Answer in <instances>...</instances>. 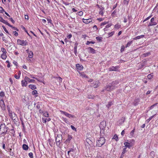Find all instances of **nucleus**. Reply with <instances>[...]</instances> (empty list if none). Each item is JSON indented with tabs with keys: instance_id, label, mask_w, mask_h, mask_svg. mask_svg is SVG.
Wrapping results in <instances>:
<instances>
[{
	"instance_id": "1",
	"label": "nucleus",
	"mask_w": 158,
	"mask_h": 158,
	"mask_svg": "<svg viewBox=\"0 0 158 158\" xmlns=\"http://www.w3.org/2000/svg\"><path fill=\"white\" fill-rule=\"evenodd\" d=\"M8 129V127H6L4 123L1 124L0 126V133H1V135H2V136L5 135L7 133Z\"/></svg>"
},
{
	"instance_id": "2",
	"label": "nucleus",
	"mask_w": 158,
	"mask_h": 158,
	"mask_svg": "<svg viewBox=\"0 0 158 158\" xmlns=\"http://www.w3.org/2000/svg\"><path fill=\"white\" fill-rule=\"evenodd\" d=\"M8 111L9 115L10 118L13 120L14 123H16L18 120V118L16 114L10 109L8 110Z\"/></svg>"
},
{
	"instance_id": "3",
	"label": "nucleus",
	"mask_w": 158,
	"mask_h": 158,
	"mask_svg": "<svg viewBox=\"0 0 158 158\" xmlns=\"http://www.w3.org/2000/svg\"><path fill=\"white\" fill-rule=\"evenodd\" d=\"M105 142V139L103 137H100L97 142V145L99 147H101Z\"/></svg>"
},
{
	"instance_id": "4",
	"label": "nucleus",
	"mask_w": 158,
	"mask_h": 158,
	"mask_svg": "<svg viewBox=\"0 0 158 158\" xmlns=\"http://www.w3.org/2000/svg\"><path fill=\"white\" fill-rule=\"evenodd\" d=\"M62 135L58 134L56 136V143L57 146H59L62 142Z\"/></svg>"
},
{
	"instance_id": "5",
	"label": "nucleus",
	"mask_w": 158,
	"mask_h": 158,
	"mask_svg": "<svg viewBox=\"0 0 158 158\" xmlns=\"http://www.w3.org/2000/svg\"><path fill=\"white\" fill-rule=\"evenodd\" d=\"M17 44L19 45L24 46L28 44V42L26 40H24L19 39L17 40Z\"/></svg>"
},
{
	"instance_id": "6",
	"label": "nucleus",
	"mask_w": 158,
	"mask_h": 158,
	"mask_svg": "<svg viewBox=\"0 0 158 158\" xmlns=\"http://www.w3.org/2000/svg\"><path fill=\"white\" fill-rule=\"evenodd\" d=\"M60 111L61 114H64L65 116L69 118H76L74 115L70 114L67 112L62 110H60Z\"/></svg>"
},
{
	"instance_id": "7",
	"label": "nucleus",
	"mask_w": 158,
	"mask_h": 158,
	"mask_svg": "<svg viewBox=\"0 0 158 158\" xmlns=\"http://www.w3.org/2000/svg\"><path fill=\"white\" fill-rule=\"evenodd\" d=\"M0 106L3 110H5L6 109L5 103L2 98H0Z\"/></svg>"
},
{
	"instance_id": "8",
	"label": "nucleus",
	"mask_w": 158,
	"mask_h": 158,
	"mask_svg": "<svg viewBox=\"0 0 158 158\" xmlns=\"http://www.w3.org/2000/svg\"><path fill=\"white\" fill-rule=\"evenodd\" d=\"M155 18L154 17L152 18L150 20V22L148 25V27L155 25L157 24V23L156 22L154 21Z\"/></svg>"
},
{
	"instance_id": "9",
	"label": "nucleus",
	"mask_w": 158,
	"mask_h": 158,
	"mask_svg": "<svg viewBox=\"0 0 158 158\" xmlns=\"http://www.w3.org/2000/svg\"><path fill=\"white\" fill-rule=\"evenodd\" d=\"M113 89H114V88H113L111 84L110 83L105 87L104 90H106L108 91H110Z\"/></svg>"
},
{
	"instance_id": "10",
	"label": "nucleus",
	"mask_w": 158,
	"mask_h": 158,
	"mask_svg": "<svg viewBox=\"0 0 158 158\" xmlns=\"http://www.w3.org/2000/svg\"><path fill=\"white\" fill-rule=\"evenodd\" d=\"M99 84V81H97L93 83H91L90 86L94 88H96L98 86Z\"/></svg>"
},
{
	"instance_id": "11",
	"label": "nucleus",
	"mask_w": 158,
	"mask_h": 158,
	"mask_svg": "<svg viewBox=\"0 0 158 158\" xmlns=\"http://www.w3.org/2000/svg\"><path fill=\"white\" fill-rule=\"evenodd\" d=\"M0 21L2 22V23L7 25L8 26L10 27H12V26L10 25L9 23L7 22L4 20L3 18L0 16Z\"/></svg>"
},
{
	"instance_id": "12",
	"label": "nucleus",
	"mask_w": 158,
	"mask_h": 158,
	"mask_svg": "<svg viewBox=\"0 0 158 158\" xmlns=\"http://www.w3.org/2000/svg\"><path fill=\"white\" fill-rule=\"evenodd\" d=\"M119 82L118 81H113L110 83L114 89L117 88V85L118 84Z\"/></svg>"
},
{
	"instance_id": "13",
	"label": "nucleus",
	"mask_w": 158,
	"mask_h": 158,
	"mask_svg": "<svg viewBox=\"0 0 158 158\" xmlns=\"http://www.w3.org/2000/svg\"><path fill=\"white\" fill-rule=\"evenodd\" d=\"M119 68V67L118 66H116L115 67L112 66L111 67L109 68V70L110 71H117Z\"/></svg>"
},
{
	"instance_id": "14",
	"label": "nucleus",
	"mask_w": 158,
	"mask_h": 158,
	"mask_svg": "<svg viewBox=\"0 0 158 158\" xmlns=\"http://www.w3.org/2000/svg\"><path fill=\"white\" fill-rule=\"evenodd\" d=\"M88 52L89 53L95 54L96 53V51L91 47H88L87 48Z\"/></svg>"
},
{
	"instance_id": "15",
	"label": "nucleus",
	"mask_w": 158,
	"mask_h": 158,
	"mask_svg": "<svg viewBox=\"0 0 158 158\" xmlns=\"http://www.w3.org/2000/svg\"><path fill=\"white\" fill-rule=\"evenodd\" d=\"M24 80L27 81L28 83H34L35 81L34 80L30 79L28 77L26 76L25 77Z\"/></svg>"
},
{
	"instance_id": "16",
	"label": "nucleus",
	"mask_w": 158,
	"mask_h": 158,
	"mask_svg": "<svg viewBox=\"0 0 158 158\" xmlns=\"http://www.w3.org/2000/svg\"><path fill=\"white\" fill-rule=\"evenodd\" d=\"M82 20L83 22L85 24H88L92 21V19L91 18L88 19H83Z\"/></svg>"
},
{
	"instance_id": "17",
	"label": "nucleus",
	"mask_w": 158,
	"mask_h": 158,
	"mask_svg": "<svg viewBox=\"0 0 158 158\" xmlns=\"http://www.w3.org/2000/svg\"><path fill=\"white\" fill-rule=\"evenodd\" d=\"M76 67L77 69L80 71L82 70L83 68L82 65L80 64H76Z\"/></svg>"
},
{
	"instance_id": "18",
	"label": "nucleus",
	"mask_w": 158,
	"mask_h": 158,
	"mask_svg": "<svg viewBox=\"0 0 158 158\" xmlns=\"http://www.w3.org/2000/svg\"><path fill=\"white\" fill-rule=\"evenodd\" d=\"M21 84L23 87L26 86L27 85V82L24 79V80L21 81Z\"/></svg>"
},
{
	"instance_id": "19",
	"label": "nucleus",
	"mask_w": 158,
	"mask_h": 158,
	"mask_svg": "<svg viewBox=\"0 0 158 158\" xmlns=\"http://www.w3.org/2000/svg\"><path fill=\"white\" fill-rule=\"evenodd\" d=\"M124 145L126 147V148H130L132 146L131 145L130 143L127 142H125L124 143Z\"/></svg>"
},
{
	"instance_id": "20",
	"label": "nucleus",
	"mask_w": 158,
	"mask_h": 158,
	"mask_svg": "<svg viewBox=\"0 0 158 158\" xmlns=\"http://www.w3.org/2000/svg\"><path fill=\"white\" fill-rule=\"evenodd\" d=\"M135 129L134 128L130 132V135L129 136V138H132L134 137V135Z\"/></svg>"
},
{
	"instance_id": "21",
	"label": "nucleus",
	"mask_w": 158,
	"mask_h": 158,
	"mask_svg": "<svg viewBox=\"0 0 158 158\" xmlns=\"http://www.w3.org/2000/svg\"><path fill=\"white\" fill-rule=\"evenodd\" d=\"M29 87L32 90H34L36 89V87L35 85L31 84L29 85Z\"/></svg>"
},
{
	"instance_id": "22",
	"label": "nucleus",
	"mask_w": 158,
	"mask_h": 158,
	"mask_svg": "<svg viewBox=\"0 0 158 158\" xmlns=\"http://www.w3.org/2000/svg\"><path fill=\"white\" fill-rule=\"evenodd\" d=\"M126 148H124L123 149V152L122 153L121 155L120 156V158H123L124 156V154L126 152Z\"/></svg>"
},
{
	"instance_id": "23",
	"label": "nucleus",
	"mask_w": 158,
	"mask_h": 158,
	"mask_svg": "<svg viewBox=\"0 0 158 158\" xmlns=\"http://www.w3.org/2000/svg\"><path fill=\"white\" fill-rule=\"evenodd\" d=\"M72 137L71 135H69L68 136V138L66 140V142H69V141L72 139Z\"/></svg>"
},
{
	"instance_id": "24",
	"label": "nucleus",
	"mask_w": 158,
	"mask_h": 158,
	"mask_svg": "<svg viewBox=\"0 0 158 158\" xmlns=\"http://www.w3.org/2000/svg\"><path fill=\"white\" fill-rule=\"evenodd\" d=\"M42 120L43 121V123H46L47 121H49L51 120V119L50 118H42Z\"/></svg>"
},
{
	"instance_id": "25",
	"label": "nucleus",
	"mask_w": 158,
	"mask_h": 158,
	"mask_svg": "<svg viewBox=\"0 0 158 158\" xmlns=\"http://www.w3.org/2000/svg\"><path fill=\"white\" fill-rule=\"evenodd\" d=\"M144 35H141L140 36H137L136 37H135L133 38V39L134 40H137L141 38H143V37H144Z\"/></svg>"
},
{
	"instance_id": "26",
	"label": "nucleus",
	"mask_w": 158,
	"mask_h": 158,
	"mask_svg": "<svg viewBox=\"0 0 158 158\" xmlns=\"http://www.w3.org/2000/svg\"><path fill=\"white\" fill-rule=\"evenodd\" d=\"M22 147L23 149L25 150H27L29 148L28 146L26 144H23Z\"/></svg>"
},
{
	"instance_id": "27",
	"label": "nucleus",
	"mask_w": 158,
	"mask_h": 158,
	"mask_svg": "<svg viewBox=\"0 0 158 158\" xmlns=\"http://www.w3.org/2000/svg\"><path fill=\"white\" fill-rule=\"evenodd\" d=\"M55 78L57 79V81L60 83L62 82V79L59 76L58 77H55Z\"/></svg>"
},
{
	"instance_id": "28",
	"label": "nucleus",
	"mask_w": 158,
	"mask_h": 158,
	"mask_svg": "<svg viewBox=\"0 0 158 158\" xmlns=\"http://www.w3.org/2000/svg\"><path fill=\"white\" fill-rule=\"evenodd\" d=\"M28 57L30 58H32L33 57V52L31 51L29 52L28 53Z\"/></svg>"
},
{
	"instance_id": "29",
	"label": "nucleus",
	"mask_w": 158,
	"mask_h": 158,
	"mask_svg": "<svg viewBox=\"0 0 158 158\" xmlns=\"http://www.w3.org/2000/svg\"><path fill=\"white\" fill-rule=\"evenodd\" d=\"M7 57L6 54L2 53L1 55V58L4 60H5L6 59Z\"/></svg>"
},
{
	"instance_id": "30",
	"label": "nucleus",
	"mask_w": 158,
	"mask_h": 158,
	"mask_svg": "<svg viewBox=\"0 0 158 158\" xmlns=\"http://www.w3.org/2000/svg\"><path fill=\"white\" fill-rule=\"evenodd\" d=\"M5 96V94L3 91H2L0 92V98H2L3 99V98Z\"/></svg>"
},
{
	"instance_id": "31",
	"label": "nucleus",
	"mask_w": 158,
	"mask_h": 158,
	"mask_svg": "<svg viewBox=\"0 0 158 158\" xmlns=\"http://www.w3.org/2000/svg\"><path fill=\"white\" fill-rule=\"evenodd\" d=\"M121 27V26L120 25H119L118 23L116 24L114 26V28L115 29H118L120 28Z\"/></svg>"
},
{
	"instance_id": "32",
	"label": "nucleus",
	"mask_w": 158,
	"mask_h": 158,
	"mask_svg": "<svg viewBox=\"0 0 158 158\" xmlns=\"http://www.w3.org/2000/svg\"><path fill=\"white\" fill-rule=\"evenodd\" d=\"M156 114L150 117L149 118L147 119L146 121L145 122L147 123H148L151 120V119L154 117V116L156 115Z\"/></svg>"
},
{
	"instance_id": "33",
	"label": "nucleus",
	"mask_w": 158,
	"mask_h": 158,
	"mask_svg": "<svg viewBox=\"0 0 158 158\" xmlns=\"http://www.w3.org/2000/svg\"><path fill=\"white\" fill-rule=\"evenodd\" d=\"M113 103L112 102H108V103L106 105V107L109 108L110 106H111L112 105Z\"/></svg>"
},
{
	"instance_id": "34",
	"label": "nucleus",
	"mask_w": 158,
	"mask_h": 158,
	"mask_svg": "<svg viewBox=\"0 0 158 158\" xmlns=\"http://www.w3.org/2000/svg\"><path fill=\"white\" fill-rule=\"evenodd\" d=\"M158 104L157 103L154 104L153 105L151 106L150 107H149L148 108L149 109V110L153 109Z\"/></svg>"
},
{
	"instance_id": "35",
	"label": "nucleus",
	"mask_w": 158,
	"mask_h": 158,
	"mask_svg": "<svg viewBox=\"0 0 158 158\" xmlns=\"http://www.w3.org/2000/svg\"><path fill=\"white\" fill-rule=\"evenodd\" d=\"M41 105V103L40 102H38L37 103V105L36 106V108L38 109H40Z\"/></svg>"
},
{
	"instance_id": "36",
	"label": "nucleus",
	"mask_w": 158,
	"mask_h": 158,
	"mask_svg": "<svg viewBox=\"0 0 158 158\" xmlns=\"http://www.w3.org/2000/svg\"><path fill=\"white\" fill-rule=\"evenodd\" d=\"M145 65V63H142L139 65V69H141Z\"/></svg>"
},
{
	"instance_id": "37",
	"label": "nucleus",
	"mask_w": 158,
	"mask_h": 158,
	"mask_svg": "<svg viewBox=\"0 0 158 158\" xmlns=\"http://www.w3.org/2000/svg\"><path fill=\"white\" fill-rule=\"evenodd\" d=\"M132 41H130L128 42L127 44H126V47L127 48V47H129L131 45V44H132Z\"/></svg>"
},
{
	"instance_id": "38",
	"label": "nucleus",
	"mask_w": 158,
	"mask_h": 158,
	"mask_svg": "<svg viewBox=\"0 0 158 158\" xmlns=\"http://www.w3.org/2000/svg\"><path fill=\"white\" fill-rule=\"evenodd\" d=\"M80 74L81 75L83 78L85 77L88 78V77L85 74L83 73H80Z\"/></svg>"
},
{
	"instance_id": "39",
	"label": "nucleus",
	"mask_w": 158,
	"mask_h": 158,
	"mask_svg": "<svg viewBox=\"0 0 158 158\" xmlns=\"http://www.w3.org/2000/svg\"><path fill=\"white\" fill-rule=\"evenodd\" d=\"M95 43V42L94 41H87L86 43V44L88 45H89L90 44H94Z\"/></svg>"
},
{
	"instance_id": "40",
	"label": "nucleus",
	"mask_w": 158,
	"mask_h": 158,
	"mask_svg": "<svg viewBox=\"0 0 158 158\" xmlns=\"http://www.w3.org/2000/svg\"><path fill=\"white\" fill-rule=\"evenodd\" d=\"M20 120L21 122V124H22V125L23 126V129H24L25 128V125H24V124L23 123V119L20 118Z\"/></svg>"
},
{
	"instance_id": "41",
	"label": "nucleus",
	"mask_w": 158,
	"mask_h": 158,
	"mask_svg": "<svg viewBox=\"0 0 158 158\" xmlns=\"http://www.w3.org/2000/svg\"><path fill=\"white\" fill-rule=\"evenodd\" d=\"M114 31H113L110 33H108V36L109 37H111L114 34Z\"/></svg>"
},
{
	"instance_id": "42",
	"label": "nucleus",
	"mask_w": 158,
	"mask_h": 158,
	"mask_svg": "<svg viewBox=\"0 0 158 158\" xmlns=\"http://www.w3.org/2000/svg\"><path fill=\"white\" fill-rule=\"evenodd\" d=\"M49 143L51 147H52L53 145V140L49 139L48 140Z\"/></svg>"
},
{
	"instance_id": "43",
	"label": "nucleus",
	"mask_w": 158,
	"mask_h": 158,
	"mask_svg": "<svg viewBox=\"0 0 158 158\" xmlns=\"http://www.w3.org/2000/svg\"><path fill=\"white\" fill-rule=\"evenodd\" d=\"M62 119L63 120V121H64L66 123H67L69 122L68 119L65 118L63 117L62 118Z\"/></svg>"
},
{
	"instance_id": "44",
	"label": "nucleus",
	"mask_w": 158,
	"mask_h": 158,
	"mask_svg": "<svg viewBox=\"0 0 158 158\" xmlns=\"http://www.w3.org/2000/svg\"><path fill=\"white\" fill-rule=\"evenodd\" d=\"M1 51L3 52V53L6 54V52L5 49L4 48H2L1 49Z\"/></svg>"
},
{
	"instance_id": "45",
	"label": "nucleus",
	"mask_w": 158,
	"mask_h": 158,
	"mask_svg": "<svg viewBox=\"0 0 158 158\" xmlns=\"http://www.w3.org/2000/svg\"><path fill=\"white\" fill-rule=\"evenodd\" d=\"M129 0H124L123 3L125 5H127L129 3Z\"/></svg>"
},
{
	"instance_id": "46",
	"label": "nucleus",
	"mask_w": 158,
	"mask_h": 158,
	"mask_svg": "<svg viewBox=\"0 0 158 158\" xmlns=\"http://www.w3.org/2000/svg\"><path fill=\"white\" fill-rule=\"evenodd\" d=\"M4 12H5V11L3 8L2 7L0 6V13H3Z\"/></svg>"
},
{
	"instance_id": "47",
	"label": "nucleus",
	"mask_w": 158,
	"mask_h": 158,
	"mask_svg": "<svg viewBox=\"0 0 158 158\" xmlns=\"http://www.w3.org/2000/svg\"><path fill=\"white\" fill-rule=\"evenodd\" d=\"M32 94L33 95H35V94H37V91L34 89V90H33L32 91Z\"/></svg>"
},
{
	"instance_id": "48",
	"label": "nucleus",
	"mask_w": 158,
	"mask_h": 158,
	"mask_svg": "<svg viewBox=\"0 0 158 158\" xmlns=\"http://www.w3.org/2000/svg\"><path fill=\"white\" fill-rule=\"evenodd\" d=\"M96 39L97 40L99 41H101L102 38V37L98 36L97 37Z\"/></svg>"
},
{
	"instance_id": "49",
	"label": "nucleus",
	"mask_w": 158,
	"mask_h": 158,
	"mask_svg": "<svg viewBox=\"0 0 158 158\" xmlns=\"http://www.w3.org/2000/svg\"><path fill=\"white\" fill-rule=\"evenodd\" d=\"M43 115L45 117H48L49 116L48 113V112H46L43 114Z\"/></svg>"
},
{
	"instance_id": "50",
	"label": "nucleus",
	"mask_w": 158,
	"mask_h": 158,
	"mask_svg": "<svg viewBox=\"0 0 158 158\" xmlns=\"http://www.w3.org/2000/svg\"><path fill=\"white\" fill-rule=\"evenodd\" d=\"M113 139H115L116 141H117L118 139V138L117 135H115L113 137Z\"/></svg>"
},
{
	"instance_id": "51",
	"label": "nucleus",
	"mask_w": 158,
	"mask_h": 158,
	"mask_svg": "<svg viewBox=\"0 0 158 158\" xmlns=\"http://www.w3.org/2000/svg\"><path fill=\"white\" fill-rule=\"evenodd\" d=\"M150 54V52H147V53H144L143 54V56H144L146 57V56H148Z\"/></svg>"
},
{
	"instance_id": "52",
	"label": "nucleus",
	"mask_w": 158,
	"mask_h": 158,
	"mask_svg": "<svg viewBox=\"0 0 158 158\" xmlns=\"http://www.w3.org/2000/svg\"><path fill=\"white\" fill-rule=\"evenodd\" d=\"M28 155L29 157L31 158H33V153L32 152H30L28 154Z\"/></svg>"
},
{
	"instance_id": "53",
	"label": "nucleus",
	"mask_w": 158,
	"mask_h": 158,
	"mask_svg": "<svg viewBox=\"0 0 158 158\" xmlns=\"http://www.w3.org/2000/svg\"><path fill=\"white\" fill-rule=\"evenodd\" d=\"M2 27H3V29H4V31L7 33L8 34H9V32L6 29V28L4 26H2Z\"/></svg>"
},
{
	"instance_id": "54",
	"label": "nucleus",
	"mask_w": 158,
	"mask_h": 158,
	"mask_svg": "<svg viewBox=\"0 0 158 158\" xmlns=\"http://www.w3.org/2000/svg\"><path fill=\"white\" fill-rule=\"evenodd\" d=\"M74 149L72 148H71V149H70L69 151H68V155H69V153L71 152H73L74 151Z\"/></svg>"
},
{
	"instance_id": "55",
	"label": "nucleus",
	"mask_w": 158,
	"mask_h": 158,
	"mask_svg": "<svg viewBox=\"0 0 158 158\" xmlns=\"http://www.w3.org/2000/svg\"><path fill=\"white\" fill-rule=\"evenodd\" d=\"M112 25V24L111 23H110L107 24L105 26V27L107 28H109Z\"/></svg>"
},
{
	"instance_id": "56",
	"label": "nucleus",
	"mask_w": 158,
	"mask_h": 158,
	"mask_svg": "<svg viewBox=\"0 0 158 158\" xmlns=\"http://www.w3.org/2000/svg\"><path fill=\"white\" fill-rule=\"evenodd\" d=\"M99 14L102 16H103V10H100L99 12Z\"/></svg>"
},
{
	"instance_id": "57",
	"label": "nucleus",
	"mask_w": 158,
	"mask_h": 158,
	"mask_svg": "<svg viewBox=\"0 0 158 158\" xmlns=\"http://www.w3.org/2000/svg\"><path fill=\"white\" fill-rule=\"evenodd\" d=\"M71 128L72 130L74 131H76V129L75 127L71 125Z\"/></svg>"
},
{
	"instance_id": "58",
	"label": "nucleus",
	"mask_w": 158,
	"mask_h": 158,
	"mask_svg": "<svg viewBox=\"0 0 158 158\" xmlns=\"http://www.w3.org/2000/svg\"><path fill=\"white\" fill-rule=\"evenodd\" d=\"M13 32L14 33V35L15 36H17L18 35V33L17 31H14Z\"/></svg>"
},
{
	"instance_id": "59",
	"label": "nucleus",
	"mask_w": 158,
	"mask_h": 158,
	"mask_svg": "<svg viewBox=\"0 0 158 158\" xmlns=\"http://www.w3.org/2000/svg\"><path fill=\"white\" fill-rule=\"evenodd\" d=\"M151 16H148V17L144 21H143V22L148 20L150 18H151Z\"/></svg>"
},
{
	"instance_id": "60",
	"label": "nucleus",
	"mask_w": 158,
	"mask_h": 158,
	"mask_svg": "<svg viewBox=\"0 0 158 158\" xmlns=\"http://www.w3.org/2000/svg\"><path fill=\"white\" fill-rule=\"evenodd\" d=\"M147 77H148V78L149 79H151V78H152V76L151 75V74H148V75Z\"/></svg>"
},
{
	"instance_id": "61",
	"label": "nucleus",
	"mask_w": 158,
	"mask_h": 158,
	"mask_svg": "<svg viewBox=\"0 0 158 158\" xmlns=\"http://www.w3.org/2000/svg\"><path fill=\"white\" fill-rule=\"evenodd\" d=\"M108 23V22H104L102 23L101 24V26H104L105 25H106L107 23Z\"/></svg>"
},
{
	"instance_id": "62",
	"label": "nucleus",
	"mask_w": 158,
	"mask_h": 158,
	"mask_svg": "<svg viewBox=\"0 0 158 158\" xmlns=\"http://www.w3.org/2000/svg\"><path fill=\"white\" fill-rule=\"evenodd\" d=\"M13 64L15 65L16 66H17V64H18L17 62L16 61H15V60H14L13 61Z\"/></svg>"
},
{
	"instance_id": "63",
	"label": "nucleus",
	"mask_w": 158,
	"mask_h": 158,
	"mask_svg": "<svg viewBox=\"0 0 158 158\" xmlns=\"http://www.w3.org/2000/svg\"><path fill=\"white\" fill-rule=\"evenodd\" d=\"M79 13V15L80 16H81L83 15V12L81 11H79V12H78Z\"/></svg>"
},
{
	"instance_id": "64",
	"label": "nucleus",
	"mask_w": 158,
	"mask_h": 158,
	"mask_svg": "<svg viewBox=\"0 0 158 158\" xmlns=\"http://www.w3.org/2000/svg\"><path fill=\"white\" fill-rule=\"evenodd\" d=\"M98 8L100 9V10H103L104 9V8L102 6H100Z\"/></svg>"
}]
</instances>
